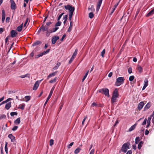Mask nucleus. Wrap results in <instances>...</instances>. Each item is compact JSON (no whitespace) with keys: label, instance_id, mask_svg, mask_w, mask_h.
Listing matches in <instances>:
<instances>
[{"label":"nucleus","instance_id":"nucleus-1","mask_svg":"<svg viewBox=\"0 0 154 154\" xmlns=\"http://www.w3.org/2000/svg\"><path fill=\"white\" fill-rule=\"evenodd\" d=\"M130 143L128 142L124 143L122 146L121 150L124 153H125L127 149L130 148Z\"/></svg>","mask_w":154,"mask_h":154},{"label":"nucleus","instance_id":"nucleus-2","mask_svg":"<svg viewBox=\"0 0 154 154\" xmlns=\"http://www.w3.org/2000/svg\"><path fill=\"white\" fill-rule=\"evenodd\" d=\"M125 79L124 77H119L118 78L115 82V85L119 86L123 84L124 82Z\"/></svg>","mask_w":154,"mask_h":154},{"label":"nucleus","instance_id":"nucleus-3","mask_svg":"<svg viewBox=\"0 0 154 154\" xmlns=\"http://www.w3.org/2000/svg\"><path fill=\"white\" fill-rule=\"evenodd\" d=\"M99 92L102 94H104L106 96L108 97H109V90L107 88H104L99 90Z\"/></svg>","mask_w":154,"mask_h":154},{"label":"nucleus","instance_id":"nucleus-4","mask_svg":"<svg viewBox=\"0 0 154 154\" xmlns=\"http://www.w3.org/2000/svg\"><path fill=\"white\" fill-rule=\"evenodd\" d=\"M64 8L66 9L69 11V14H73L75 10V8L74 7L69 5H67L64 6Z\"/></svg>","mask_w":154,"mask_h":154},{"label":"nucleus","instance_id":"nucleus-5","mask_svg":"<svg viewBox=\"0 0 154 154\" xmlns=\"http://www.w3.org/2000/svg\"><path fill=\"white\" fill-rule=\"evenodd\" d=\"M11 8L12 10H15L17 8V6L14 0H10Z\"/></svg>","mask_w":154,"mask_h":154},{"label":"nucleus","instance_id":"nucleus-6","mask_svg":"<svg viewBox=\"0 0 154 154\" xmlns=\"http://www.w3.org/2000/svg\"><path fill=\"white\" fill-rule=\"evenodd\" d=\"M59 37L57 36H54L51 39V42L53 44H55L57 41L59 39Z\"/></svg>","mask_w":154,"mask_h":154},{"label":"nucleus","instance_id":"nucleus-7","mask_svg":"<svg viewBox=\"0 0 154 154\" xmlns=\"http://www.w3.org/2000/svg\"><path fill=\"white\" fill-rule=\"evenodd\" d=\"M102 1L103 0H98L97 5L96 11H98L99 10Z\"/></svg>","mask_w":154,"mask_h":154},{"label":"nucleus","instance_id":"nucleus-8","mask_svg":"<svg viewBox=\"0 0 154 154\" xmlns=\"http://www.w3.org/2000/svg\"><path fill=\"white\" fill-rule=\"evenodd\" d=\"M17 34V32L14 30H12L11 32V35L12 38L16 37Z\"/></svg>","mask_w":154,"mask_h":154},{"label":"nucleus","instance_id":"nucleus-9","mask_svg":"<svg viewBox=\"0 0 154 154\" xmlns=\"http://www.w3.org/2000/svg\"><path fill=\"white\" fill-rule=\"evenodd\" d=\"M119 96V94L118 93V89L117 88H116L113 91L112 96L118 97Z\"/></svg>","mask_w":154,"mask_h":154},{"label":"nucleus","instance_id":"nucleus-10","mask_svg":"<svg viewBox=\"0 0 154 154\" xmlns=\"http://www.w3.org/2000/svg\"><path fill=\"white\" fill-rule=\"evenodd\" d=\"M5 17V11L4 10L2 11V23H4Z\"/></svg>","mask_w":154,"mask_h":154},{"label":"nucleus","instance_id":"nucleus-11","mask_svg":"<svg viewBox=\"0 0 154 154\" xmlns=\"http://www.w3.org/2000/svg\"><path fill=\"white\" fill-rule=\"evenodd\" d=\"M144 104V103L143 102H141L139 103L138 105L137 106V109L139 110H141L143 107Z\"/></svg>","mask_w":154,"mask_h":154},{"label":"nucleus","instance_id":"nucleus-12","mask_svg":"<svg viewBox=\"0 0 154 154\" xmlns=\"http://www.w3.org/2000/svg\"><path fill=\"white\" fill-rule=\"evenodd\" d=\"M39 86V83L38 81H36L34 84L33 90H36L38 88Z\"/></svg>","mask_w":154,"mask_h":154},{"label":"nucleus","instance_id":"nucleus-13","mask_svg":"<svg viewBox=\"0 0 154 154\" xmlns=\"http://www.w3.org/2000/svg\"><path fill=\"white\" fill-rule=\"evenodd\" d=\"M8 137L11 139V142H13L15 140V137L12 134H9Z\"/></svg>","mask_w":154,"mask_h":154},{"label":"nucleus","instance_id":"nucleus-14","mask_svg":"<svg viewBox=\"0 0 154 154\" xmlns=\"http://www.w3.org/2000/svg\"><path fill=\"white\" fill-rule=\"evenodd\" d=\"M42 42L40 41H36L35 42H34L33 44L32 45V46H35L39 44H40L42 43Z\"/></svg>","mask_w":154,"mask_h":154},{"label":"nucleus","instance_id":"nucleus-15","mask_svg":"<svg viewBox=\"0 0 154 154\" xmlns=\"http://www.w3.org/2000/svg\"><path fill=\"white\" fill-rule=\"evenodd\" d=\"M154 14V8L150 11L146 15L147 17H149L152 15Z\"/></svg>","mask_w":154,"mask_h":154},{"label":"nucleus","instance_id":"nucleus-16","mask_svg":"<svg viewBox=\"0 0 154 154\" xmlns=\"http://www.w3.org/2000/svg\"><path fill=\"white\" fill-rule=\"evenodd\" d=\"M11 107V102L7 103L5 106V108L7 110L9 109Z\"/></svg>","mask_w":154,"mask_h":154},{"label":"nucleus","instance_id":"nucleus-17","mask_svg":"<svg viewBox=\"0 0 154 154\" xmlns=\"http://www.w3.org/2000/svg\"><path fill=\"white\" fill-rule=\"evenodd\" d=\"M57 71L54 72L51 74H50L47 77V79H48L50 78L55 76L57 74Z\"/></svg>","mask_w":154,"mask_h":154},{"label":"nucleus","instance_id":"nucleus-18","mask_svg":"<svg viewBox=\"0 0 154 154\" xmlns=\"http://www.w3.org/2000/svg\"><path fill=\"white\" fill-rule=\"evenodd\" d=\"M20 122V118L19 117L14 121V123L16 125L19 124Z\"/></svg>","mask_w":154,"mask_h":154},{"label":"nucleus","instance_id":"nucleus-19","mask_svg":"<svg viewBox=\"0 0 154 154\" xmlns=\"http://www.w3.org/2000/svg\"><path fill=\"white\" fill-rule=\"evenodd\" d=\"M61 63L60 62H58L55 66H54L53 69L54 70H56L59 67Z\"/></svg>","mask_w":154,"mask_h":154},{"label":"nucleus","instance_id":"nucleus-20","mask_svg":"<svg viewBox=\"0 0 154 154\" xmlns=\"http://www.w3.org/2000/svg\"><path fill=\"white\" fill-rule=\"evenodd\" d=\"M118 97L112 96L111 99V101L112 103H113L116 101V99Z\"/></svg>","mask_w":154,"mask_h":154},{"label":"nucleus","instance_id":"nucleus-21","mask_svg":"<svg viewBox=\"0 0 154 154\" xmlns=\"http://www.w3.org/2000/svg\"><path fill=\"white\" fill-rule=\"evenodd\" d=\"M23 23H22L21 25L20 26H19L17 29V30L19 32H20L21 31L22 27L23 26Z\"/></svg>","mask_w":154,"mask_h":154},{"label":"nucleus","instance_id":"nucleus-22","mask_svg":"<svg viewBox=\"0 0 154 154\" xmlns=\"http://www.w3.org/2000/svg\"><path fill=\"white\" fill-rule=\"evenodd\" d=\"M50 49H48L46 51H44L42 53H41L42 56L48 54L50 51Z\"/></svg>","mask_w":154,"mask_h":154},{"label":"nucleus","instance_id":"nucleus-23","mask_svg":"<svg viewBox=\"0 0 154 154\" xmlns=\"http://www.w3.org/2000/svg\"><path fill=\"white\" fill-rule=\"evenodd\" d=\"M25 106V105L24 103H23L22 104H20L19 105V107H18V108L22 110H23L24 109Z\"/></svg>","mask_w":154,"mask_h":154},{"label":"nucleus","instance_id":"nucleus-24","mask_svg":"<svg viewBox=\"0 0 154 154\" xmlns=\"http://www.w3.org/2000/svg\"><path fill=\"white\" fill-rule=\"evenodd\" d=\"M143 144V142L142 141H141L139 142L137 146V148L138 149H141L142 145Z\"/></svg>","mask_w":154,"mask_h":154},{"label":"nucleus","instance_id":"nucleus-25","mask_svg":"<svg viewBox=\"0 0 154 154\" xmlns=\"http://www.w3.org/2000/svg\"><path fill=\"white\" fill-rule=\"evenodd\" d=\"M136 125V124H135L134 125L132 126L131 127V128L129 129L128 131H131L133 130L135 128Z\"/></svg>","mask_w":154,"mask_h":154},{"label":"nucleus","instance_id":"nucleus-26","mask_svg":"<svg viewBox=\"0 0 154 154\" xmlns=\"http://www.w3.org/2000/svg\"><path fill=\"white\" fill-rule=\"evenodd\" d=\"M42 31L43 32L48 29V26H44L43 24L42 26Z\"/></svg>","mask_w":154,"mask_h":154},{"label":"nucleus","instance_id":"nucleus-27","mask_svg":"<svg viewBox=\"0 0 154 154\" xmlns=\"http://www.w3.org/2000/svg\"><path fill=\"white\" fill-rule=\"evenodd\" d=\"M73 24L72 21L70 22V26L68 29V32H70L72 30V26Z\"/></svg>","mask_w":154,"mask_h":154},{"label":"nucleus","instance_id":"nucleus-28","mask_svg":"<svg viewBox=\"0 0 154 154\" xmlns=\"http://www.w3.org/2000/svg\"><path fill=\"white\" fill-rule=\"evenodd\" d=\"M52 95V94H51L49 93V94L48 97L46 100V101L44 104V106H45L46 105V104L47 103L48 101V100H49V99L51 97Z\"/></svg>","mask_w":154,"mask_h":154},{"label":"nucleus","instance_id":"nucleus-29","mask_svg":"<svg viewBox=\"0 0 154 154\" xmlns=\"http://www.w3.org/2000/svg\"><path fill=\"white\" fill-rule=\"evenodd\" d=\"M81 150V149L79 147H78L75 150L74 152V153L75 154H77Z\"/></svg>","mask_w":154,"mask_h":154},{"label":"nucleus","instance_id":"nucleus-30","mask_svg":"<svg viewBox=\"0 0 154 154\" xmlns=\"http://www.w3.org/2000/svg\"><path fill=\"white\" fill-rule=\"evenodd\" d=\"M28 77V78H29L30 77V74H25V75H21L20 76V77L22 78H24L25 77Z\"/></svg>","mask_w":154,"mask_h":154},{"label":"nucleus","instance_id":"nucleus-31","mask_svg":"<svg viewBox=\"0 0 154 154\" xmlns=\"http://www.w3.org/2000/svg\"><path fill=\"white\" fill-rule=\"evenodd\" d=\"M150 106V104L149 103H147L146 105L145 106L144 108V110H145L146 109H148L149 108Z\"/></svg>","mask_w":154,"mask_h":154},{"label":"nucleus","instance_id":"nucleus-32","mask_svg":"<svg viewBox=\"0 0 154 154\" xmlns=\"http://www.w3.org/2000/svg\"><path fill=\"white\" fill-rule=\"evenodd\" d=\"M140 140V138L139 137H137L135 138V143L137 144L138 143Z\"/></svg>","mask_w":154,"mask_h":154},{"label":"nucleus","instance_id":"nucleus-33","mask_svg":"<svg viewBox=\"0 0 154 154\" xmlns=\"http://www.w3.org/2000/svg\"><path fill=\"white\" fill-rule=\"evenodd\" d=\"M61 22L59 20H58V21L56 23H55V27L60 26L61 25Z\"/></svg>","mask_w":154,"mask_h":154},{"label":"nucleus","instance_id":"nucleus-34","mask_svg":"<svg viewBox=\"0 0 154 154\" xmlns=\"http://www.w3.org/2000/svg\"><path fill=\"white\" fill-rule=\"evenodd\" d=\"M88 10H91V11L94 12L95 11V9L94 8V6L93 5L91 6V8L88 7Z\"/></svg>","mask_w":154,"mask_h":154},{"label":"nucleus","instance_id":"nucleus-35","mask_svg":"<svg viewBox=\"0 0 154 154\" xmlns=\"http://www.w3.org/2000/svg\"><path fill=\"white\" fill-rule=\"evenodd\" d=\"M57 79V77H55L53 79L50 80L49 81V83H53L55 82L56 81Z\"/></svg>","mask_w":154,"mask_h":154},{"label":"nucleus","instance_id":"nucleus-36","mask_svg":"<svg viewBox=\"0 0 154 154\" xmlns=\"http://www.w3.org/2000/svg\"><path fill=\"white\" fill-rule=\"evenodd\" d=\"M25 98L26 100L25 101L27 102L30 100L31 97L30 96H26L25 97Z\"/></svg>","mask_w":154,"mask_h":154},{"label":"nucleus","instance_id":"nucleus-37","mask_svg":"<svg viewBox=\"0 0 154 154\" xmlns=\"http://www.w3.org/2000/svg\"><path fill=\"white\" fill-rule=\"evenodd\" d=\"M137 68L138 72L140 73H141L143 71V69L142 67L140 66H138Z\"/></svg>","mask_w":154,"mask_h":154},{"label":"nucleus","instance_id":"nucleus-38","mask_svg":"<svg viewBox=\"0 0 154 154\" xmlns=\"http://www.w3.org/2000/svg\"><path fill=\"white\" fill-rule=\"evenodd\" d=\"M88 72H89V71H88L86 72L85 75L84 76L83 78L82 79V82H83L84 80H85V78H86V77H87L88 73Z\"/></svg>","mask_w":154,"mask_h":154},{"label":"nucleus","instance_id":"nucleus-39","mask_svg":"<svg viewBox=\"0 0 154 154\" xmlns=\"http://www.w3.org/2000/svg\"><path fill=\"white\" fill-rule=\"evenodd\" d=\"M94 17L93 12H91L89 14V17L91 19H92Z\"/></svg>","mask_w":154,"mask_h":154},{"label":"nucleus","instance_id":"nucleus-40","mask_svg":"<svg viewBox=\"0 0 154 154\" xmlns=\"http://www.w3.org/2000/svg\"><path fill=\"white\" fill-rule=\"evenodd\" d=\"M105 53V50L104 49L101 52V55L102 57H104V54Z\"/></svg>","mask_w":154,"mask_h":154},{"label":"nucleus","instance_id":"nucleus-41","mask_svg":"<svg viewBox=\"0 0 154 154\" xmlns=\"http://www.w3.org/2000/svg\"><path fill=\"white\" fill-rule=\"evenodd\" d=\"M78 50L77 49H75V51L73 53V55L72 56H73V57H75L77 53Z\"/></svg>","mask_w":154,"mask_h":154},{"label":"nucleus","instance_id":"nucleus-42","mask_svg":"<svg viewBox=\"0 0 154 154\" xmlns=\"http://www.w3.org/2000/svg\"><path fill=\"white\" fill-rule=\"evenodd\" d=\"M10 115L11 116H13L14 115H17V113L16 112H12L10 113Z\"/></svg>","mask_w":154,"mask_h":154},{"label":"nucleus","instance_id":"nucleus-43","mask_svg":"<svg viewBox=\"0 0 154 154\" xmlns=\"http://www.w3.org/2000/svg\"><path fill=\"white\" fill-rule=\"evenodd\" d=\"M152 117V116L151 115V116H150L148 117L147 119V123H150V121Z\"/></svg>","mask_w":154,"mask_h":154},{"label":"nucleus","instance_id":"nucleus-44","mask_svg":"<svg viewBox=\"0 0 154 154\" xmlns=\"http://www.w3.org/2000/svg\"><path fill=\"white\" fill-rule=\"evenodd\" d=\"M64 14V13H62L59 16L57 19V21L59 20L60 19L63 15Z\"/></svg>","mask_w":154,"mask_h":154},{"label":"nucleus","instance_id":"nucleus-45","mask_svg":"<svg viewBox=\"0 0 154 154\" xmlns=\"http://www.w3.org/2000/svg\"><path fill=\"white\" fill-rule=\"evenodd\" d=\"M54 144V140L53 139H51L49 141V145L52 146Z\"/></svg>","mask_w":154,"mask_h":154},{"label":"nucleus","instance_id":"nucleus-46","mask_svg":"<svg viewBox=\"0 0 154 154\" xmlns=\"http://www.w3.org/2000/svg\"><path fill=\"white\" fill-rule=\"evenodd\" d=\"M134 77L133 75H131L130 76V77L129 78V80L130 81H132L134 79Z\"/></svg>","mask_w":154,"mask_h":154},{"label":"nucleus","instance_id":"nucleus-47","mask_svg":"<svg viewBox=\"0 0 154 154\" xmlns=\"http://www.w3.org/2000/svg\"><path fill=\"white\" fill-rule=\"evenodd\" d=\"M74 58V57H73V56H72L69 61V64H70L71 63L73 60Z\"/></svg>","mask_w":154,"mask_h":154},{"label":"nucleus","instance_id":"nucleus-48","mask_svg":"<svg viewBox=\"0 0 154 154\" xmlns=\"http://www.w3.org/2000/svg\"><path fill=\"white\" fill-rule=\"evenodd\" d=\"M6 118V116L5 114H3L0 116V120L2 119H5Z\"/></svg>","mask_w":154,"mask_h":154},{"label":"nucleus","instance_id":"nucleus-49","mask_svg":"<svg viewBox=\"0 0 154 154\" xmlns=\"http://www.w3.org/2000/svg\"><path fill=\"white\" fill-rule=\"evenodd\" d=\"M55 86H53L52 88L51 89V90L50 91V94H52L53 92L55 89Z\"/></svg>","mask_w":154,"mask_h":154},{"label":"nucleus","instance_id":"nucleus-50","mask_svg":"<svg viewBox=\"0 0 154 154\" xmlns=\"http://www.w3.org/2000/svg\"><path fill=\"white\" fill-rule=\"evenodd\" d=\"M68 15H67V14L64 15L63 17V20H64L67 21V20L68 19Z\"/></svg>","mask_w":154,"mask_h":154},{"label":"nucleus","instance_id":"nucleus-51","mask_svg":"<svg viewBox=\"0 0 154 154\" xmlns=\"http://www.w3.org/2000/svg\"><path fill=\"white\" fill-rule=\"evenodd\" d=\"M7 143H8L7 142L6 143V144H5V151L7 153H8V148L7 147Z\"/></svg>","mask_w":154,"mask_h":154},{"label":"nucleus","instance_id":"nucleus-52","mask_svg":"<svg viewBox=\"0 0 154 154\" xmlns=\"http://www.w3.org/2000/svg\"><path fill=\"white\" fill-rule=\"evenodd\" d=\"M42 30V26H41L40 27V28L39 29L38 32H37V34L38 35V34H39V33H40V32H41V31Z\"/></svg>","mask_w":154,"mask_h":154},{"label":"nucleus","instance_id":"nucleus-53","mask_svg":"<svg viewBox=\"0 0 154 154\" xmlns=\"http://www.w3.org/2000/svg\"><path fill=\"white\" fill-rule=\"evenodd\" d=\"M148 81L147 80H146L145 79V81H144V85H145V86L147 87L148 86Z\"/></svg>","mask_w":154,"mask_h":154},{"label":"nucleus","instance_id":"nucleus-54","mask_svg":"<svg viewBox=\"0 0 154 154\" xmlns=\"http://www.w3.org/2000/svg\"><path fill=\"white\" fill-rule=\"evenodd\" d=\"M74 142H72L71 143H70L69 145L67 147L68 149H69L72 146Z\"/></svg>","mask_w":154,"mask_h":154},{"label":"nucleus","instance_id":"nucleus-55","mask_svg":"<svg viewBox=\"0 0 154 154\" xmlns=\"http://www.w3.org/2000/svg\"><path fill=\"white\" fill-rule=\"evenodd\" d=\"M87 116H85L84 117V119H83V121H82V125H84V123L85 122V121L86 119H87Z\"/></svg>","mask_w":154,"mask_h":154},{"label":"nucleus","instance_id":"nucleus-56","mask_svg":"<svg viewBox=\"0 0 154 154\" xmlns=\"http://www.w3.org/2000/svg\"><path fill=\"white\" fill-rule=\"evenodd\" d=\"M59 29V27H56L53 28L52 30H53V32H55L57 30Z\"/></svg>","mask_w":154,"mask_h":154},{"label":"nucleus","instance_id":"nucleus-57","mask_svg":"<svg viewBox=\"0 0 154 154\" xmlns=\"http://www.w3.org/2000/svg\"><path fill=\"white\" fill-rule=\"evenodd\" d=\"M72 15H73V14H71L69 13V20H71Z\"/></svg>","mask_w":154,"mask_h":154},{"label":"nucleus","instance_id":"nucleus-58","mask_svg":"<svg viewBox=\"0 0 154 154\" xmlns=\"http://www.w3.org/2000/svg\"><path fill=\"white\" fill-rule=\"evenodd\" d=\"M146 122H147V119L146 118L145 119L143 122V123L142 124V125H145L146 124Z\"/></svg>","mask_w":154,"mask_h":154},{"label":"nucleus","instance_id":"nucleus-59","mask_svg":"<svg viewBox=\"0 0 154 154\" xmlns=\"http://www.w3.org/2000/svg\"><path fill=\"white\" fill-rule=\"evenodd\" d=\"M10 20V17H7L6 18L5 21L7 23H8L9 22Z\"/></svg>","mask_w":154,"mask_h":154},{"label":"nucleus","instance_id":"nucleus-60","mask_svg":"<svg viewBox=\"0 0 154 154\" xmlns=\"http://www.w3.org/2000/svg\"><path fill=\"white\" fill-rule=\"evenodd\" d=\"M128 71L129 74H131L132 73V68L129 67L128 69Z\"/></svg>","mask_w":154,"mask_h":154},{"label":"nucleus","instance_id":"nucleus-61","mask_svg":"<svg viewBox=\"0 0 154 154\" xmlns=\"http://www.w3.org/2000/svg\"><path fill=\"white\" fill-rule=\"evenodd\" d=\"M50 33L49 32L48 29L46 31V35L48 37L49 36Z\"/></svg>","mask_w":154,"mask_h":154},{"label":"nucleus","instance_id":"nucleus-62","mask_svg":"<svg viewBox=\"0 0 154 154\" xmlns=\"http://www.w3.org/2000/svg\"><path fill=\"white\" fill-rule=\"evenodd\" d=\"M18 127L17 126H14L12 129V130L13 131H15L17 130Z\"/></svg>","mask_w":154,"mask_h":154},{"label":"nucleus","instance_id":"nucleus-63","mask_svg":"<svg viewBox=\"0 0 154 154\" xmlns=\"http://www.w3.org/2000/svg\"><path fill=\"white\" fill-rule=\"evenodd\" d=\"M94 149H93L91 151L89 154H94Z\"/></svg>","mask_w":154,"mask_h":154},{"label":"nucleus","instance_id":"nucleus-64","mask_svg":"<svg viewBox=\"0 0 154 154\" xmlns=\"http://www.w3.org/2000/svg\"><path fill=\"white\" fill-rule=\"evenodd\" d=\"M132 151L131 150H129L126 153V154H132Z\"/></svg>","mask_w":154,"mask_h":154}]
</instances>
